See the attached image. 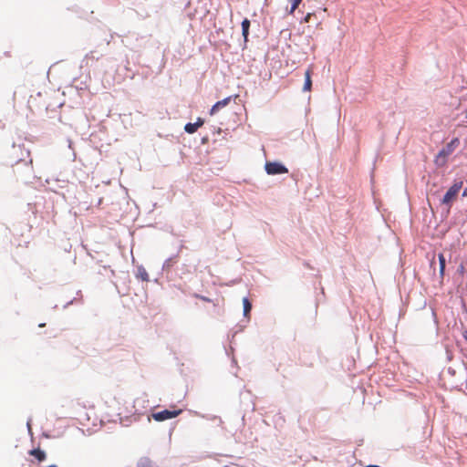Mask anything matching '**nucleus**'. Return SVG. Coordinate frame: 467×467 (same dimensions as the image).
Here are the masks:
<instances>
[{
	"label": "nucleus",
	"instance_id": "nucleus-16",
	"mask_svg": "<svg viewBox=\"0 0 467 467\" xmlns=\"http://www.w3.org/2000/svg\"><path fill=\"white\" fill-rule=\"evenodd\" d=\"M204 121L203 119H202L201 118H198L197 121L194 122V124L196 125V127L199 129L200 127H202L203 125Z\"/></svg>",
	"mask_w": 467,
	"mask_h": 467
},
{
	"label": "nucleus",
	"instance_id": "nucleus-19",
	"mask_svg": "<svg viewBox=\"0 0 467 467\" xmlns=\"http://www.w3.org/2000/svg\"><path fill=\"white\" fill-rule=\"evenodd\" d=\"M466 118H467V110H466Z\"/></svg>",
	"mask_w": 467,
	"mask_h": 467
},
{
	"label": "nucleus",
	"instance_id": "nucleus-17",
	"mask_svg": "<svg viewBox=\"0 0 467 467\" xmlns=\"http://www.w3.org/2000/svg\"><path fill=\"white\" fill-rule=\"evenodd\" d=\"M462 336H463V338H464V339L466 340V342H467V330L463 332Z\"/></svg>",
	"mask_w": 467,
	"mask_h": 467
},
{
	"label": "nucleus",
	"instance_id": "nucleus-7",
	"mask_svg": "<svg viewBox=\"0 0 467 467\" xmlns=\"http://www.w3.org/2000/svg\"><path fill=\"white\" fill-rule=\"evenodd\" d=\"M29 454L34 456L38 461V462H44L47 458L46 452L39 448L31 450Z\"/></svg>",
	"mask_w": 467,
	"mask_h": 467
},
{
	"label": "nucleus",
	"instance_id": "nucleus-3",
	"mask_svg": "<svg viewBox=\"0 0 467 467\" xmlns=\"http://www.w3.org/2000/svg\"><path fill=\"white\" fill-rule=\"evenodd\" d=\"M182 410H164L159 412L152 413L151 417L156 421H164L179 416L182 413Z\"/></svg>",
	"mask_w": 467,
	"mask_h": 467
},
{
	"label": "nucleus",
	"instance_id": "nucleus-6",
	"mask_svg": "<svg viewBox=\"0 0 467 467\" xmlns=\"http://www.w3.org/2000/svg\"><path fill=\"white\" fill-rule=\"evenodd\" d=\"M231 101V97H228L226 99H223L220 101H217L211 109L210 110V114L211 115H213L217 112V110L221 108H223L225 107L226 105L229 104V102Z\"/></svg>",
	"mask_w": 467,
	"mask_h": 467
},
{
	"label": "nucleus",
	"instance_id": "nucleus-12",
	"mask_svg": "<svg viewBox=\"0 0 467 467\" xmlns=\"http://www.w3.org/2000/svg\"><path fill=\"white\" fill-rule=\"evenodd\" d=\"M438 258H439V264H440V275L441 276H443L444 271H445V266H446V260L442 254H439Z\"/></svg>",
	"mask_w": 467,
	"mask_h": 467
},
{
	"label": "nucleus",
	"instance_id": "nucleus-5",
	"mask_svg": "<svg viewBox=\"0 0 467 467\" xmlns=\"http://www.w3.org/2000/svg\"><path fill=\"white\" fill-rule=\"evenodd\" d=\"M312 73H313L312 68H308L305 72V83H304V87H303V90L304 91H310L311 90V88H312V80H311Z\"/></svg>",
	"mask_w": 467,
	"mask_h": 467
},
{
	"label": "nucleus",
	"instance_id": "nucleus-18",
	"mask_svg": "<svg viewBox=\"0 0 467 467\" xmlns=\"http://www.w3.org/2000/svg\"><path fill=\"white\" fill-rule=\"evenodd\" d=\"M462 196H467V187L464 189V191L462 192Z\"/></svg>",
	"mask_w": 467,
	"mask_h": 467
},
{
	"label": "nucleus",
	"instance_id": "nucleus-13",
	"mask_svg": "<svg viewBox=\"0 0 467 467\" xmlns=\"http://www.w3.org/2000/svg\"><path fill=\"white\" fill-rule=\"evenodd\" d=\"M291 4V8L288 11V14L292 15L296 9L299 6V5L302 3V0H287Z\"/></svg>",
	"mask_w": 467,
	"mask_h": 467
},
{
	"label": "nucleus",
	"instance_id": "nucleus-15",
	"mask_svg": "<svg viewBox=\"0 0 467 467\" xmlns=\"http://www.w3.org/2000/svg\"><path fill=\"white\" fill-rule=\"evenodd\" d=\"M195 297L202 300V301H205V302H209V303H213V306H218L219 303H215L213 300H212L211 298H208L206 296H201V295H194Z\"/></svg>",
	"mask_w": 467,
	"mask_h": 467
},
{
	"label": "nucleus",
	"instance_id": "nucleus-11",
	"mask_svg": "<svg viewBox=\"0 0 467 467\" xmlns=\"http://www.w3.org/2000/svg\"><path fill=\"white\" fill-rule=\"evenodd\" d=\"M243 305H244V316L248 317L251 312V309H252V304L250 303V301L247 297H244L243 299Z\"/></svg>",
	"mask_w": 467,
	"mask_h": 467
},
{
	"label": "nucleus",
	"instance_id": "nucleus-9",
	"mask_svg": "<svg viewBox=\"0 0 467 467\" xmlns=\"http://www.w3.org/2000/svg\"><path fill=\"white\" fill-rule=\"evenodd\" d=\"M137 277L145 282L149 281V274L143 266L138 267Z\"/></svg>",
	"mask_w": 467,
	"mask_h": 467
},
{
	"label": "nucleus",
	"instance_id": "nucleus-14",
	"mask_svg": "<svg viewBox=\"0 0 467 467\" xmlns=\"http://www.w3.org/2000/svg\"><path fill=\"white\" fill-rule=\"evenodd\" d=\"M197 130H198V128L196 127V125L194 123H187L184 127V130L189 134H192V133L196 132Z\"/></svg>",
	"mask_w": 467,
	"mask_h": 467
},
{
	"label": "nucleus",
	"instance_id": "nucleus-4",
	"mask_svg": "<svg viewBox=\"0 0 467 467\" xmlns=\"http://www.w3.org/2000/svg\"><path fill=\"white\" fill-rule=\"evenodd\" d=\"M265 171L268 174H283L287 173L288 170L283 164L279 162H266Z\"/></svg>",
	"mask_w": 467,
	"mask_h": 467
},
{
	"label": "nucleus",
	"instance_id": "nucleus-20",
	"mask_svg": "<svg viewBox=\"0 0 467 467\" xmlns=\"http://www.w3.org/2000/svg\"><path fill=\"white\" fill-rule=\"evenodd\" d=\"M223 467H229V466L225 465V466H223Z\"/></svg>",
	"mask_w": 467,
	"mask_h": 467
},
{
	"label": "nucleus",
	"instance_id": "nucleus-10",
	"mask_svg": "<svg viewBox=\"0 0 467 467\" xmlns=\"http://www.w3.org/2000/svg\"><path fill=\"white\" fill-rule=\"evenodd\" d=\"M136 467H155L154 463L149 458H141L137 463Z\"/></svg>",
	"mask_w": 467,
	"mask_h": 467
},
{
	"label": "nucleus",
	"instance_id": "nucleus-2",
	"mask_svg": "<svg viewBox=\"0 0 467 467\" xmlns=\"http://www.w3.org/2000/svg\"><path fill=\"white\" fill-rule=\"evenodd\" d=\"M463 182L462 181L455 182L447 191L441 200V203L451 208L452 202L456 200L461 189L462 188Z\"/></svg>",
	"mask_w": 467,
	"mask_h": 467
},
{
	"label": "nucleus",
	"instance_id": "nucleus-1",
	"mask_svg": "<svg viewBox=\"0 0 467 467\" xmlns=\"http://www.w3.org/2000/svg\"><path fill=\"white\" fill-rule=\"evenodd\" d=\"M459 144V139L455 138L451 140L445 147H443L435 158V163L438 166H444L447 162V158L454 151L455 148Z\"/></svg>",
	"mask_w": 467,
	"mask_h": 467
},
{
	"label": "nucleus",
	"instance_id": "nucleus-8",
	"mask_svg": "<svg viewBox=\"0 0 467 467\" xmlns=\"http://www.w3.org/2000/svg\"><path fill=\"white\" fill-rule=\"evenodd\" d=\"M250 21L247 18H244L242 22V34L245 40H247V36L249 34Z\"/></svg>",
	"mask_w": 467,
	"mask_h": 467
}]
</instances>
